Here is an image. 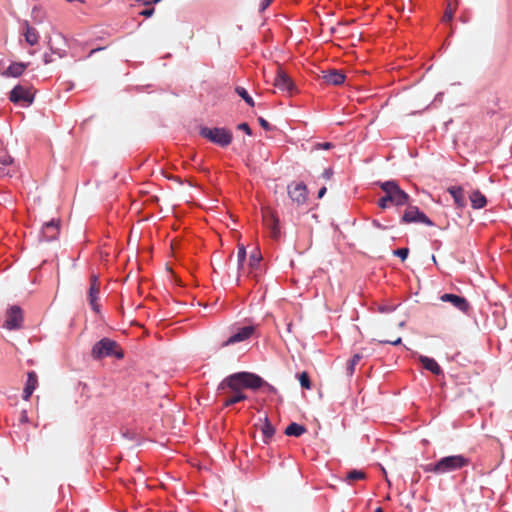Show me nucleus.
<instances>
[{"label":"nucleus","instance_id":"nucleus-1","mask_svg":"<svg viewBox=\"0 0 512 512\" xmlns=\"http://www.w3.org/2000/svg\"><path fill=\"white\" fill-rule=\"evenodd\" d=\"M470 464V459L464 455H450L439 459L436 463H430L423 466L424 472L443 475L458 471Z\"/></svg>","mask_w":512,"mask_h":512},{"label":"nucleus","instance_id":"nucleus-2","mask_svg":"<svg viewBox=\"0 0 512 512\" xmlns=\"http://www.w3.org/2000/svg\"><path fill=\"white\" fill-rule=\"evenodd\" d=\"M91 356L95 360L112 356L117 359H122L124 353L116 341L110 338H103L94 344L91 350Z\"/></svg>","mask_w":512,"mask_h":512},{"label":"nucleus","instance_id":"nucleus-3","mask_svg":"<svg viewBox=\"0 0 512 512\" xmlns=\"http://www.w3.org/2000/svg\"><path fill=\"white\" fill-rule=\"evenodd\" d=\"M380 188L391 205L403 206L409 201V195L399 187L396 181L382 182L380 183Z\"/></svg>","mask_w":512,"mask_h":512},{"label":"nucleus","instance_id":"nucleus-4","mask_svg":"<svg viewBox=\"0 0 512 512\" xmlns=\"http://www.w3.org/2000/svg\"><path fill=\"white\" fill-rule=\"evenodd\" d=\"M200 135L221 147L228 146L233 138L232 133L225 128L203 127L200 129Z\"/></svg>","mask_w":512,"mask_h":512},{"label":"nucleus","instance_id":"nucleus-5","mask_svg":"<svg viewBox=\"0 0 512 512\" xmlns=\"http://www.w3.org/2000/svg\"><path fill=\"white\" fill-rule=\"evenodd\" d=\"M245 386L242 383L241 373H234L224 378L218 385L217 391L220 393H226V390H230L231 393H243Z\"/></svg>","mask_w":512,"mask_h":512},{"label":"nucleus","instance_id":"nucleus-6","mask_svg":"<svg viewBox=\"0 0 512 512\" xmlns=\"http://www.w3.org/2000/svg\"><path fill=\"white\" fill-rule=\"evenodd\" d=\"M403 223H423L428 226L434 225L433 222L416 206H408L402 216Z\"/></svg>","mask_w":512,"mask_h":512},{"label":"nucleus","instance_id":"nucleus-7","mask_svg":"<svg viewBox=\"0 0 512 512\" xmlns=\"http://www.w3.org/2000/svg\"><path fill=\"white\" fill-rule=\"evenodd\" d=\"M263 223L270 231V236L273 239H278L280 236L279 219L274 211L269 208L262 209Z\"/></svg>","mask_w":512,"mask_h":512},{"label":"nucleus","instance_id":"nucleus-8","mask_svg":"<svg viewBox=\"0 0 512 512\" xmlns=\"http://www.w3.org/2000/svg\"><path fill=\"white\" fill-rule=\"evenodd\" d=\"M273 85L283 92H287L289 95L295 90V85L291 78L281 68H277L276 75L273 79Z\"/></svg>","mask_w":512,"mask_h":512},{"label":"nucleus","instance_id":"nucleus-9","mask_svg":"<svg viewBox=\"0 0 512 512\" xmlns=\"http://www.w3.org/2000/svg\"><path fill=\"white\" fill-rule=\"evenodd\" d=\"M288 195L293 202L302 205L307 201L308 191L303 183H295L288 185Z\"/></svg>","mask_w":512,"mask_h":512},{"label":"nucleus","instance_id":"nucleus-10","mask_svg":"<svg viewBox=\"0 0 512 512\" xmlns=\"http://www.w3.org/2000/svg\"><path fill=\"white\" fill-rule=\"evenodd\" d=\"M33 98V94L30 92V90L21 85L15 86L11 90L9 96L10 101L15 104L24 102L27 105H30L33 102Z\"/></svg>","mask_w":512,"mask_h":512},{"label":"nucleus","instance_id":"nucleus-11","mask_svg":"<svg viewBox=\"0 0 512 512\" xmlns=\"http://www.w3.org/2000/svg\"><path fill=\"white\" fill-rule=\"evenodd\" d=\"M23 322L22 311L18 306H13L7 311L4 327L13 330L19 329Z\"/></svg>","mask_w":512,"mask_h":512},{"label":"nucleus","instance_id":"nucleus-12","mask_svg":"<svg viewBox=\"0 0 512 512\" xmlns=\"http://www.w3.org/2000/svg\"><path fill=\"white\" fill-rule=\"evenodd\" d=\"M255 331L254 326H245L239 328L237 332L231 335L226 341L221 344V347H227L229 345H233L235 343H239L249 339Z\"/></svg>","mask_w":512,"mask_h":512},{"label":"nucleus","instance_id":"nucleus-13","mask_svg":"<svg viewBox=\"0 0 512 512\" xmlns=\"http://www.w3.org/2000/svg\"><path fill=\"white\" fill-rule=\"evenodd\" d=\"M242 383L245 389L257 390L266 384V381L260 376L250 372H240Z\"/></svg>","mask_w":512,"mask_h":512},{"label":"nucleus","instance_id":"nucleus-14","mask_svg":"<svg viewBox=\"0 0 512 512\" xmlns=\"http://www.w3.org/2000/svg\"><path fill=\"white\" fill-rule=\"evenodd\" d=\"M60 230V222L58 220H51L45 223L41 230V237L44 241H52L57 239Z\"/></svg>","mask_w":512,"mask_h":512},{"label":"nucleus","instance_id":"nucleus-15","mask_svg":"<svg viewBox=\"0 0 512 512\" xmlns=\"http://www.w3.org/2000/svg\"><path fill=\"white\" fill-rule=\"evenodd\" d=\"M100 291V283L98 277L96 275H92L90 277V288L88 291V300L91 305V308L95 311H99V305L97 303L98 295Z\"/></svg>","mask_w":512,"mask_h":512},{"label":"nucleus","instance_id":"nucleus-16","mask_svg":"<svg viewBox=\"0 0 512 512\" xmlns=\"http://www.w3.org/2000/svg\"><path fill=\"white\" fill-rule=\"evenodd\" d=\"M262 433L263 442L268 444L275 434V428L265 415L264 418H259V423L255 425Z\"/></svg>","mask_w":512,"mask_h":512},{"label":"nucleus","instance_id":"nucleus-17","mask_svg":"<svg viewBox=\"0 0 512 512\" xmlns=\"http://www.w3.org/2000/svg\"><path fill=\"white\" fill-rule=\"evenodd\" d=\"M440 299L443 302L451 303L455 308H457L458 310H460L461 312H464V313H466L470 308L468 301L462 296L446 293V294H443L440 297Z\"/></svg>","mask_w":512,"mask_h":512},{"label":"nucleus","instance_id":"nucleus-18","mask_svg":"<svg viewBox=\"0 0 512 512\" xmlns=\"http://www.w3.org/2000/svg\"><path fill=\"white\" fill-rule=\"evenodd\" d=\"M38 386V377L34 371L27 373V381L23 389V399L28 401Z\"/></svg>","mask_w":512,"mask_h":512},{"label":"nucleus","instance_id":"nucleus-19","mask_svg":"<svg viewBox=\"0 0 512 512\" xmlns=\"http://www.w3.org/2000/svg\"><path fill=\"white\" fill-rule=\"evenodd\" d=\"M345 75L339 70L322 71V79L330 85H341L345 81Z\"/></svg>","mask_w":512,"mask_h":512},{"label":"nucleus","instance_id":"nucleus-20","mask_svg":"<svg viewBox=\"0 0 512 512\" xmlns=\"http://www.w3.org/2000/svg\"><path fill=\"white\" fill-rule=\"evenodd\" d=\"M218 396L223 400V407H229L247 399L244 393H231L230 390H226V393H220L218 391Z\"/></svg>","mask_w":512,"mask_h":512},{"label":"nucleus","instance_id":"nucleus-21","mask_svg":"<svg viewBox=\"0 0 512 512\" xmlns=\"http://www.w3.org/2000/svg\"><path fill=\"white\" fill-rule=\"evenodd\" d=\"M449 194L453 197L454 202L458 208H463L466 205V198L464 190L460 186H451L447 189Z\"/></svg>","mask_w":512,"mask_h":512},{"label":"nucleus","instance_id":"nucleus-22","mask_svg":"<svg viewBox=\"0 0 512 512\" xmlns=\"http://www.w3.org/2000/svg\"><path fill=\"white\" fill-rule=\"evenodd\" d=\"M419 360L422 363L423 367L432 372L433 374L439 375L442 373V369L433 358H429L427 356H420Z\"/></svg>","mask_w":512,"mask_h":512},{"label":"nucleus","instance_id":"nucleus-23","mask_svg":"<svg viewBox=\"0 0 512 512\" xmlns=\"http://www.w3.org/2000/svg\"><path fill=\"white\" fill-rule=\"evenodd\" d=\"M470 201L474 209H481L487 203L486 197L478 190L471 193Z\"/></svg>","mask_w":512,"mask_h":512},{"label":"nucleus","instance_id":"nucleus-24","mask_svg":"<svg viewBox=\"0 0 512 512\" xmlns=\"http://www.w3.org/2000/svg\"><path fill=\"white\" fill-rule=\"evenodd\" d=\"M25 32H24V36H25V40L28 44H30L31 46L35 45L38 43V40H39V35H38V32L36 31L35 28L31 27L28 22H25Z\"/></svg>","mask_w":512,"mask_h":512},{"label":"nucleus","instance_id":"nucleus-25","mask_svg":"<svg viewBox=\"0 0 512 512\" xmlns=\"http://www.w3.org/2000/svg\"><path fill=\"white\" fill-rule=\"evenodd\" d=\"M27 64L16 62L12 63L7 70L3 73L5 76L18 77L22 75L24 70L26 69Z\"/></svg>","mask_w":512,"mask_h":512},{"label":"nucleus","instance_id":"nucleus-26","mask_svg":"<svg viewBox=\"0 0 512 512\" xmlns=\"http://www.w3.org/2000/svg\"><path fill=\"white\" fill-rule=\"evenodd\" d=\"M306 432V428L303 425H300L298 423L292 422L290 423L286 429L285 434L287 436H294V437H300Z\"/></svg>","mask_w":512,"mask_h":512},{"label":"nucleus","instance_id":"nucleus-27","mask_svg":"<svg viewBox=\"0 0 512 512\" xmlns=\"http://www.w3.org/2000/svg\"><path fill=\"white\" fill-rule=\"evenodd\" d=\"M366 479V473L362 470H351L348 471L344 477V480L349 484H352L355 481Z\"/></svg>","mask_w":512,"mask_h":512},{"label":"nucleus","instance_id":"nucleus-28","mask_svg":"<svg viewBox=\"0 0 512 512\" xmlns=\"http://www.w3.org/2000/svg\"><path fill=\"white\" fill-rule=\"evenodd\" d=\"M363 356L359 353L353 355V357L348 361L346 367V373L348 376H352L355 370V366L361 361Z\"/></svg>","mask_w":512,"mask_h":512},{"label":"nucleus","instance_id":"nucleus-29","mask_svg":"<svg viewBox=\"0 0 512 512\" xmlns=\"http://www.w3.org/2000/svg\"><path fill=\"white\" fill-rule=\"evenodd\" d=\"M261 259H262V256L258 251L254 252L250 255L248 274L252 273L255 269L258 268Z\"/></svg>","mask_w":512,"mask_h":512},{"label":"nucleus","instance_id":"nucleus-30","mask_svg":"<svg viewBox=\"0 0 512 512\" xmlns=\"http://www.w3.org/2000/svg\"><path fill=\"white\" fill-rule=\"evenodd\" d=\"M235 92L238 96H240L249 106L253 107L255 102L253 98L248 94L247 90L244 87L237 86L235 88Z\"/></svg>","mask_w":512,"mask_h":512},{"label":"nucleus","instance_id":"nucleus-31","mask_svg":"<svg viewBox=\"0 0 512 512\" xmlns=\"http://www.w3.org/2000/svg\"><path fill=\"white\" fill-rule=\"evenodd\" d=\"M245 260H246V249L243 244H239L238 251H237V262H238L239 270H244Z\"/></svg>","mask_w":512,"mask_h":512},{"label":"nucleus","instance_id":"nucleus-32","mask_svg":"<svg viewBox=\"0 0 512 512\" xmlns=\"http://www.w3.org/2000/svg\"><path fill=\"white\" fill-rule=\"evenodd\" d=\"M299 381L303 388H305V389L311 388V382H310V378H309V375L307 372H302L299 375Z\"/></svg>","mask_w":512,"mask_h":512},{"label":"nucleus","instance_id":"nucleus-33","mask_svg":"<svg viewBox=\"0 0 512 512\" xmlns=\"http://www.w3.org/2000/svg\"><path fill=\"white\" fill-rule=\"evenodd\" d=\"M455 10H456V8L452 7L451 3H448L447 8H446V10L444 12V15H443V21H447V22L451 21L452 18H453Z\"/></svg>","mask_w":512,"mask_h":512},{"label":"nucleus","instance_id":"nucleus-34","mask_svg":"<svg viewBox=\"0 0 512 512\" xmlns=\"http://www.w3.org/2000/svg\"><path fill=\"white\" fill-rule=\"evenodd\" d=\"M12 164L13 159L6 152H4L3 155H0V165L2 166V168H5L6 166H10Z\"/></svg>","mask_w":512,"mask_h":512},{"label":"nucleus","instance_id":"nucleus-35","mask_svg":"<svg viewBox=\"0 0 512 512\" xmlns=\"http://www.w3.org/2000/svg\"><path fill=\"white\" fill-rule=\"evenodd\" d=\"M393 254L395 256H398L401 258L402 261L406 260V258L408 257V254H409V249L408 248H400V249H396L393 251Z\"/></svg>","mask_w":512,"mask_h":512},{"label":"nucleus","instance_id":"nucleus-36","mask_svg":"<svg viewBox=\"0 0 512 512\" xmlns=\"http://www.w3.org/2000/svg\"><path fill=\"white\" fill-rule=\"evenodd\" d=\"M258 122L264 130H266V131L272 130V126L270 125V123L267 120H265L263 117H259Z\"/></svg>","mask_w":512,"mask_h":512},{"label":"nucleus","instance_id":"nucleus-37","mask_svg":"<svg viewBox=\"0 0 512 512\" xmlns=\"http://www.w3.org/2000/svg\"><path fill=\"white\" fill-rule=\"evenodd\" d=\"M379 342H380V343H383V344L399 345V344H401L402 339H401V337H397V338H395L394 340H390V339H383V340H380Z\"/></svg>","mask_w":512,"mask_h":512},{"label":"nucleus","instance_id":"nucleus-38","mask_svg":"<svg viewBox=\"0 0 512 512\" xmlns=\"http://www.w3.org/2000/svg\"><path fill=\"white\" fill-rule=\"evenodd\" d=\"M389 205L391 204L385 195L378 200V206L382 209L387 208Z\"/></svg>","mask_w":512,"mask_h":512},{"label":"nucleus","instance_id":"nucleus-39","mask_svg":"<svg viewBox=\"0 0 512 512\" xmlns=\"http://www.w3.org/2000/svg\"><path fill=\"white\" fill-rule=\"evenodd\" d=\"M238 129L244 131L246 134L251 135V129L247 123H240Z\"/></svg>","mask_w":512,"mask_h":512},{"label":"nucleus","instance_id":"nucleus-40","mask_svg":"<svg viewBox=\"0 0 512 512\" xmlns=\"http://www.w3.org/2000/svg\"><path fill=\"white\" fill-rule=\"evenodd\" d=\"M154 12H155L154 8H149V9H145V10L141 11L140 15L148 18V17H151L154 14Z\"/></svg>","mask_w":512,"mask_h":512},{"label":"nucleus","instance_id":"nucleus-41","mask_svg":"<svg viewBox=\"0 0 512 512\" xmlns=\"http://www.w3.org/2000/svg\"><path fill=\"white\" fill-rule=\"evenodd\" d=\"M332 175H333V170H332L331 168H327V169H325V170L323 171V173H322V177H323L324 179H326V180L331 179Z\"/></svg>","mask_w":512,"mask_h":512},{"label":"nucleus","instance_id":"nucleus-42","mask_svg":"<svg viewBox=\"0 0 512 512\" xmlns=\"http://www.w3.org/2000/svg\"><path fill=\"white\" fill-rule=\"evenodd\" d=\"M136 1L142 3L145 6H150L152 4L159 3L161 0H136Z\"/></svg>","mask_w":512,"mask_h":512},{"label":"nucleus","instance_id":"nucleus-43","mask_svg":"<svg viewBox=\"0 0 512 512\" xmlns=\"http://www.w3.org/2000/svg\"><path fill=\"white\" fill-rule=\"evenodd\" d=\"M332 146H333L332 143L325 142V143H318L316 145V148H322V149H326L327 150V149H330Z\"/></svg>","mask_w":512,"mask_h":512},{"label":"nucleus","instance_id":"nucleus-44","mask_svg":"<svg viewBox=\"0 0 512 512\" xmlns=\"http://www.w3.org/2000/svg\"><path fill=\"white\" fill-rule=\"evenodd\" d=\"M273 0H263L260 4V10L264 11Z\"/></svg>","mask_w":512,"mask_h":512},{"label":"nucleus","instance_id":"nucleus-45","mask_svg":"<svg viewBox=\"0 0 512 512\" xmlns=\"http://www.w3.org/2000/svg\"><path fill=\"white\" fill-rule=\"evenodd\" d=\"M372 224L374 227L378 228V229H387L386 226H383L379 221L377 220H373L372 221Z\"/></svg>","mask_w":512,"mask_h":512},{"label":"nucleus","instance_id":"nucleus-46","mask_svg":"<svg viewBox=\"0 0 512 512\" xmlns=\"http://www.w3.org/2000/svg\"><path fill=\"white\" fill-rule=\"evenodd\" d=\"M263 387H266V388H267V390H268L269 392H271V393H276V392H277L276 388H275L274 386H272V385L268 384L267 382H266V384H264V386H263Z\"/></svg>","mask_w":512,"mask_h":512},{"label":"nucleus","instance_id":"nucleus-47","mask_svg":"<svg viewBox=\"0 0 512 512\" xmlns=\"http://www.w3.org/2000/svg\"><path fill=\"white\" fill-rule=\"evenodd\" d=\"M20 421H21L22 423H26V422H28L27 412H26L25 410H24V411H22Z\"/></svg>","mask_w":512,"mask_h":512},{"label":"nucleus","instance_id":"nucleus-48","mask_svg":"<svg viewBox=\"0 0 512 512\" xmlns=\"http://www.w3.org/2000/svg\"><path fill=\"white\" fill-rule=\"evenodd\" d=\"M327 189L325 186H323L319 191H318V198H322L325 193H326Z\"/></svg>","mask_w":512,"mask_h":512},{"label":"nucleus","instance_id":"nucleus-49","mask_svg":"<svg viewBox=\"0 0 512 512\" xmlns=\"http://www.w3.org/2000/svg\"><path fill=\"white\" fill-rule=\"evenodd\" d=\"M10 171H5L4 168L0 167V176L9 175Z\"/></svg>","mask_w":512,"mask_h":512},{"label":"nucleus","instance_id":"nucleus-50","mask_svg":"<svg viewBox=\"0 0 512 512\" xmlns=\"http://www.w3.org/2000/svg\"><path fill=\"white\" fill-rule=\"evenodd\" d=\"M375 512H383V509L381 507H378Z\"/></svg>","mask_w":512,"mask_h":512},{"label":"nucleus","instance_id":"nucleus-51","mask_svg":"<svg viewBox=\"0 0 512 512\" xmlns=\"http://www.w3.org/2000/svg\"><path fill=\"white\" fill-rule=\"evenodd\" d=\"M380 310H381L382 312L387 311V309H386V308H381Z\"/></svg>","mask_w":512,"mask_h":512}]
</instances>
